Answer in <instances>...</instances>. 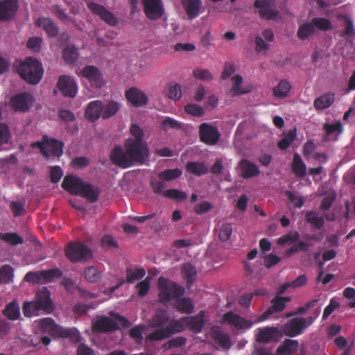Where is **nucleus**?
<instances>
[{
  "mask_svg": "<svg viewBox=\"0 0 355 355\" xmlns=\"http://www.w3.org/2000/svg\"><path fill=\"white\" fill-rule=\"evenodd\" d=\"M182 3L189 19L199 15L202 6L201 0H182Z\"/></svg>",
  "mask_w": 355,
  "mask_h": 355,
  "instance_id": "nucleus-29",
  "label": "nucleus"
},
{
  "mask_svg": "<svg viewBox=\"0 0 355 355\" xmlns=\"http://www.w3.org/2000/svg\"><path fill=\"white\" fill-rule=\"evenodd\" d=\"M223 322H226L234 327L238 330L248 329L252 326V322L250 320L234 313L232 311H228L223 314L222 317Z\"/></svg>",
  "mask_w": 355,
  "mask_h": 355,
  "instance_id": "nucleus-18",
  "label": "nucleus"
},
{
  "mask_svg": "<svg viewBox=\"0 0 355 355\" xmlns=\"http://www.w3.org/2000/svg\"><path fill=\"white\" fill-rule=\"evenodd\" d=\"M158 329L149 334L146 339L150 341H159L171 337V333L166 327H157Z\"/></svg>",
  "mask_w": 355,
  "mask_h": 355,
  "instance_id": "nucleus-41",
  "label": "nucleus"
},
{
  "mask_svg": "<svg viewBox=\"0 0 355 355\" xmlns=\"http://www.w3.org/2000/svg\"><path fill=\"white\" fill-rule=\"evenodd\" d=\"M291 89V85L289 81L282 79L273 87L272 94L276 98L282 99L288 96Z\"/></svg>",
  "mask_w": 355,
  "mask_h": 355,
  "instance_id": "nucleus-33",
  "label": "nucleus"
},
{
  "mask_svg": "<svg viewBox=\"0 0 355 355\" xmlns=\"http://www.w3.org/2000/svg\"><path fill=\"white\" fill-rule=\"evenodd\" d=\"M125 96L128 102L136 107L145 105L148 102V96L144 92L136 87L128 89L125 92Z\"/></svg>",
  "mask_w": 355,
  "mask_h": 355,
  "instance_id": "nucleus-20",
  "label": "nucleus"
},
{
  "mask_svg": "<svg viewBox=\"0 0 355 355\" xmlns=\"http://www.w3.org/2000/svg\"><path fill=\"white\" fill-rule=\"evenodd\" d=\"M182 273L187 280V287L191 286L197 274L196 268L191 263H184L182 267Z\"/></svg>",
  "mask_w": 355,
  "mask_h": 355,
  "instance_id": "nucleus-38",
  "label": "nucleus"
},
{
  "mask_svg": "<svg viewBox=\"0 0 355 355\" xmlns=\"http://www.w3.org/2000/svg\"><path fill=\"white\" fill-rule=\"evenodd\" d=\"M186 171L196 176L205 175L208 172V168L204 162H189L185 166Z\"/></svg>",
  "mask_w": 355,
  "mask_h": 355,
  "instance_id": "nucleus-35",
  "label": "nucleus"
},
{
  "mask_svg": "<svg viewBox=\"0 0 355 355\" xmlns=\"http://www.w3.org/2000/svg\"><path fill=\"white\" fill-rule=\"evenodd\" d=\"M169 322L168 312L164 309H157L154 315L149 321V325L151 327H163Z\"/></svg>",
  "mask_w": 355,
  "mask_h": 355,
  "instance_id": "nucleus-30",
  "label": "nucleus"
},
{
  "mask_svg": "<svg viewBox=\"0 0 355 355\" xmlns=\"http://www.w3.org/2000/svg\"><path fill=\"white\" fill-rule=\"evenodd\" d=\"M312 323L313 319L311 317L294 318L283 325L282 331L286 336L295 337L301 335Z\"/></svg>",
  "mask_w": 355,
  "mask_h": 355,
  "instance_id": "nucleus-9",
  "label": "nucleus"
},
{
  "mask_svg": "<svg viewBox=\"0 0 355 355\" xmlns=\"http://www.w3.org/2000/svg\"><path fill=\"white\" fill-rule=\"evenodd\" d=\"M100 190L91 184H84L78 196L87 198L90 202H96L100 195Z\"/></svg>",
  "mask_w": 355,
  "mask_h": 355,
  "instance_id": "nucleus-34",
  "label": "nucleus"
},
{
  "mask_svg": "<svg viewBox=\"0 0 355 355\" xmlns=\"http://www.w3.org/2000/svg\"><path fill=\"white\" fill-rule=\"evenodd\" d=\"M182 173L180 168L166 169L158 174L159 179L164 181H171L181 176Z\"/></svg>",
  "mask_w": 355,
  "mask_h": 355,
  "instance_id": "nucleus-47",
  "label": "nucleus"
},
{
  "mask_svg": "<svg viewBox=\"0 0 355 355\" xmlns=\"http://www.w3.org/2000/svg\"><path fill=\"white\" fill-rule=\"evenodd\" d=\"M315 29L314 28L311 21L304 23L299 26L297 32V36L300 40H304L313 35L315 33Z\"/></svg>",
  "mask_w": 355,
  "mask_h": 355,
  "instance_id": "nucleus-43",
  "label": "nucleus"
},
{
  "mask_svg": "<svg viewBox=\"0 0 355 355\" xmlns=\"http://www.w3.org/2000/svg\"><path fill=\"white\" fill-rule=\"evenodd\" d=\"M291 169L295 177L303 178L306 175V166L297 153L293 155Z\"/></svg>",
  "mask_w": 355,
  "mask_h": 355,
  "instance_id": "nucleus-31",
  "label": "nucleus"
},
{
  "mask_svg": "<svg viewBox=\"0 0 355 355\" xmlns=\"http://www.w3.org/2000/svg\"><path fill=\"white\" fill-rule=\"evenodd\" d=\"M184 110L187 114L197 117L202 116L205 113L203 108L197 104H188L184 107Z\"/></svg>",
  "mask_w": 355,
  "mask_h": 355,
  "instance_id": "nucleus-61",
  "label": "nucleus"
},
{
  "mask_svg": "<svg viewBox=\"0 0 355 355\" xmlns=\"http://www.w3.org/2000/svg\"><path fill=\"white\" fill-rule=\"evenodd\" d=\"M314 28L323 31H327L332 28V24L330 20L324 17H315L311 20Z\"/></svg>",
  "mask_w": 355,
  "mask_h": 355,
  "instance_id": "nucleus-52",
  "label": "nucleus"
},
{
  "mask_svg": "<svg viewBox=\"0 0 355 355\" xmlns=\"http://www.w3.org/2000/svg\"><path fill=\"white\" fill-rule=\"evenodd\" d=\"M10 208L14 216H20L24 213L25 203L24 202L12 201L10 204Z\"/></svg>",
  "mask_w": 355,
  "mask_h": 355,
  "instance_id": "nucleus-64",
  "label": "nucleus"
},
{
  "mask_svg": "<svg viewBox=\"0 0 355 355\" xmlns=\"http://www.w3.org/2000/svg\"><path fill=\"white\" fill-rule=\"evenodd\" d=\"M200 140L206 145L214 146L218 143L221 135L217 127L207 123L199 125Z\"/></svg>",
  "mask_w": 355,
  "mask_h": 355,
  "instance_id": "nucleus-11",
  "label": "nucleus"
},
{
  "mask_svg": "<svg viewBox=\"0 0 355 355\" xmlns=\"http://www.w3.org/2000/svg\"><path fill=\"white\" fill-rule=\"evenodd\" d=\"M0 239L12 245H17L24 242L23 238L17 233H0Z\"/></svg>",
  "mask_w": 355,
  "mask_h": 355,
  "instance_id": "nucleus-51",
  "label": "nucleus"
},
{
  "mask_svg": "<svg viewBox=\"0 0 355 355\" xmlns=\"http://www.w3.org/2000/svg\"><path fill=\"white\" fill-rule=\"evenodd\" d=\"M166 328L171 333V336L182 332L186 328L185 317H182L179 320H169L168 325Z\"/></svg>",
  "mask_w": 355,
  "mask_h": 355,
  "instance_id": "nucleus-42",
  "label": "nucleus"
},
{
  "mask_svg": "<svg viewBox=\"0 0 355 355\" xmlns=\"http://www.w3.org/2000/svg\"><path fill=\"white\" fill-rule=\"evenodd\" d=\"M11 139V134L8 126L5 123H0V145L6 144Z\"/></svg>",
  "mask_w": 355,
  "mask_h": 355,
  "instance_id": "nucleus-63",
  "label": "nucleus"
},
{
  "mask_svg": "<svg viewBox=\"0 0 355 355\" xmlns=\"http://www.w3.org/2000/svg\"><path fill=\"white\" fill-rule=\"evenodd\" d=\"M35 25L42 28L50 37H55L58 33V27L49 18L40 17L35 21Z\"/></svg>",
  "mask_w": 355,
  "mask_h": 355,
  "instance_id": "nucleus-28",
  "label": "nucleus"
},
{
  "mask_svg": "<svg viewBox=\"0 0 355 355\" xmlns=\"http://www.w3.org/2000/svg\"><path fill=\"white\" fill-rule=\"evenodd\" d=\"M309 245L307 243L300 241L288 249L286 252V254L289 257L300 251L307 252L309 250Z\"/></svg>",
  "mask_w": 355,
  "mask_h": 355,
  "instance_id": "nucleus-59",
  "label": "nucleus"
},
{
  "mask_svg": "<svg viewBox=\"0 0 355 355\" xmlns=\"http://www.w3.org/2000/svg\"><path fill=\"white\" fill-rule=\"evenodd\" d=\"M13 268L8 264L0 268V284H6L10 283L13 278Z\"/></svg>",
  "mask_w": 355,
  "mask_h": 355,
  "instance_id": "nucleus-48",
  "label": "nucleus"
},
{
  "mask_svg": "<svg viewBox=\"0 0 355 355\" xmlns=\"http://www.w3.org/2000/svg\"><path fill=\"white\" fill-rule=\"evenodd\" d=\"M232 87L230 93L234 96H240L250 92V90L243 89L241 85L243 83V78L241 75H236L232 77Z\"/></svg>",
  "mask_w": 355,
  "mask_h": 355,
  "instance_id": "nucleus-39",
  "label": "nucleus"
},
{
  "mask_svg": "<svg viewBox=\"0 0 355 355\" xmlns=\"http://www.w3.org/2000/svg\"><path fill=\"white\" fill-rule=\"evenodd\" d=\"M17 73L28 83L37 84L43 76L44 69L42 64L35 58H26L23 61H19L15 65Z\"/></svg>",
  "mask_w": 355,
  "mask_h": 355,
  "instance_id": "nucleus-4",
  "label": "nucleus"
},
{
  "mask_svg": "<svg viewBox=\"0 0 355 355\" xmlns=\"http://www.w3.org/2000/svg\"><path fill=\"white\" fill-rule=\"evenodd\" d=\"M282 336L279 329L275 327L259 328L257 334V340L259 343H268L277 340Z\"/></svg>",
  "mask_w": 355,
  "mask_h": 355,
  "instance_id": "nucleus-19",
  "label": "nucleus"
},
{
  "mask_svg": "<svg viewBox=\"0 0 355 355\" xmlns=\"http://www.w3.org/2000/svg\"><path fill=\"white\" fill-rule=\"evenodd\" d=\"M299 343L296 340L285 339L277 347L276 352L278 355H292L298 349Z\"/></svg>",
  "mask_w": 355,
  "mask_h": 355,
  "instance_id": "nucleus-32",
  "label": "nucleus"
},
{
  "mask_svg": "<svg viewBox=\"0 0 355 355\" xmlns=\"http://www.w3.org/2000/svg\"><path fill=\"white\" fill-rule=\"evenodd\" d=\"M126 282L130 284L134 283L135 281L143 278L146 275V270L143 268H137L135 269L127 268Z\"/></svg>",
  "mask_w": 355,
  "mask_h": 355,
  "instance_id": "nucleus-44",
  "label": "nucleus"
},
{
  "mask_svg": "<svg viewBox=\"0 0 355 355\" xmlns=\"http://www.w3.org/2000/svg\"><path fill=\"white\" fill-rule=\"evenodd\" d=\"M271 304L272 305L259 317V321L261 322L267 320L271 315L282 311L286 307V304H284V302L282 301V298H279V296L274 297L271 300Z\"/></svg>",
  "mask_w": 355,
  "mask_h": 355,
  "instance_id": "nucleus-27",
  "label": "nucleus"
},
{
  "mask_svg": "<svg viewBox=\"0 0 355 355\" xmlns=\"http://www.w3.org/2000/svg\"><path fill=\"white\" fill-rule=\"evenodd\" d=\"M120 109V104L116 101H110L103 110V119H109L115 115Z\"/></svg>",
  "mask_w": 355,
  "mask_h": 355,
  "instance_id": "nucleus-50",
  "label": "nucleus"
},
{
  "mask_svg": "<svg viewBox=\"0 0 355 355\" xmlns=\"http://www.w3.org/2000/svg\"><path fill=\"white\" fill-rule=\"evenodd\" d=\"M144 11L146 17L151 20L159 19L164 14V6L162 0H143Z\"/></svg>",
  "mask_w": 355,
  "mask_h": 355,
  "instance_id": "nucleus-15",
  "label": "nucleus"
},
{
  "mask_svg": "<svg viewBox=\"0 0 355 355\" xmlns=\"http://www.w3.org/2000/svg\"><path fill=\"white\" fill-rule=\"evenodd\" d=\"M40 330L52 337L69 338L73 343L80 341V335L76 328H63L51 318H44L38 321Z\"/></svg>",
  "mask_w": 355,
  "mask_h": 355,
  "instance_id": "nucleus-2",
  "label": "nucleus"
},
{
  "mask_svg": "<svg viewBox=\"0 0 355 355\" xmlns=\"http://www.w3.org/2000/svg\"><path fill=\"white\" fill-rule=\"evenodd\" d=\"M84 183L83 180L72 175H67L64 178L62 182V187L71 194H79Z\"/></svg>",
  "mask_w": 355,
  "mask_h": 355,
  "instance_id": "nucleus-22",
  "label": "nucleus"
},
{
  "mask_svg": "<svg viewBox=\"0 0 355 355\" xmlns=\"http://www.w3.org/2000/svg\"><path fill=\"white\" fill-rule=\"evenodd\" d=\"M32 103V96L27 93H21L12 96L10 105L15 110H27Z\"/></svg>",
  "mask_w": 355,
  "mask_h": 355,
  "instance_id": "nucleus-25",
  "label": "nucleus"
},
{
  "mask_svg": "<svg viewBox=\"0 0 355 355\" xmlns=\"http://www.w3.org/2000/svg\"><path fill=\"white\" fill-rule=\"evenodd\" d=\"M213 208V205L208 201H202L196 204L193 207L194 212L198 215H202L207 213Z\"/></svg>",
  "mask_w": 355,
  "mask_h": 355,
  "instance_id": "nucleus-60",
  "label": "nucleus"
},
{
  "mask_svg": "<svg viewBox=\"0 0 355 355\" xmlns=\"http://www.w3.org/2000/svg\"><path fill=\"white\" fill-rule=\"evenodd\" d=\"M116 321L107 316H102L100 318L93 321L92 331L97 333H106L117 330L119 323L123 327L128 328L130 327V322L119 314L113 315Z\"/></svg>",
  "mask_w": 355,
  "mask_h": 355,
  "instance_id": "nucleus-5",
  "label": "nucleus"
},
{
  "mask_svg": "<svg viewBox=\"0 0 355 355\" xmlns=\"http://www.w3.org/2000/svg\"><path fill=\"white\" fill-rule=\"evenodd\" d=\"M3 314L8 319L15 320L19 317V306L15 301L9 303L3 311Z\"/></svg>",
  "mask_w": 355,
  "mask_h": 355,
  "instance_id": "nucleus-45",
  "label": "nucleus"
},
{
  "mask_svg": "<svg viewBox=\"0 0 355 355\" xmlns=\"http://www.w3.org/2000/svg\"><path fill=\"white\" fill-rule=\"evenodd\" d=\"M241 175L245 179L256 177L260 174V170L257 164L247 159H243L239 164Z\"/></svg>",
  "mask_w": 355,
  "mask_h": 355,
  "instance_id": "nucleus-24",
  "label": "nucleus"
},
{
  "mask_svg": "<svg viewBox=\"0 0 355 355\" xmlns=\"http://www.w3.org/2000/svg\"><path fill=\"white\" fill-rule=\"evenodd\" d=\"M103 108L104 104L101 101L96 100L90 102L85 110L86 118L92 122L97 121L101 116L103 117Z\"/></svg>",
  "mask_w": 355,
  "mask_h": 355,
  "instance_id": "nucleus-23",
  "label": "nucleus"
},
{
  "mask_svg": "<svg viewBox=\"0 0 355 355\" xmlns=\"http://www.w3.org/2000/svg\"><path fill=\"white\" fill-rule=\"evenodd\" d=\"M150 277H146L144 280L139 282L136 285L138 289V295L141 297L146 296L150 290Z\"/></svg>",
  "mask_w": 355,
  "mask_h": 355,
  "instance_id": "nucleus-62",
  "label": "nucleus"
},
{
  "mask_svg": "<svg viewBox=\"0 0 355 355\" xmlns=\"http://www.w3.org/2000/svg\"><path fill=\"white\" fill-rule=\"evenodd\" d=\"M300 239V234L297 232H291L279 238L277 243L279 245H284L287 243H293Z\"/></svg>",
  "mask_w": 355,
  "mask_h": 355,
  "instance_id": "nucleus-56",
  "label": "nucleus"
},
{
  "mask_svg": "<svg viewBox=\"0 0 355 355\" xmlns=\"http://www.w3.org/2000/svg\"><path fill=\"white\" fill-rule=\"evenodd\" d=\"M211 338L224 349H229L232 343L230 336L222 330L217 329L212 331Z\"/></svg>",
  "mask_w": 355,
  "mask_h": 355,
  "instance_id": "nucleus-36",
  "label": "nucleus"
},
{
  "mask_svg": "<svg viewBox=\"0 0 355 355\" xmlns=\"http://www.w3.org/2000/svg\"><path fill=\"white\" fill-rule=\"evenodd\" d=\"M157 287L159 290V299L161 302H168L171 299H176L175 307L179 311L187 314L193 311L194 305L191 300L187 297H180L184 293V288L182 286L160 277L158 279Z\"/></svg>",
  "mask_w": 355,
  "mask_h": 355,
  "instance_id": "nucleus-1",
  "label": "nucleus"
},
{
  "mask_svg": "<svg viewBox=\"0 0 355 355\" xmlns=\"http://www.w3.org/2000/svg\"><path fill=\"white\" fill-rule=\"evenodd\" d=\"M163 195L170 199L184 201L187 198V193L176 189H170L163 193Z\"/></svg>",
  "mask_w": 355,
  "mask_h": 355,
  "instance_id": "nucleus-55",
  "label": "nucleus"
},
{
  "mask_svg": "<svg viewBox=\"0 0 355 355\" xmlns=\"http://www.w3.org/2000/svg\"><path fill=\"white\" fill-rule=\"evenodd\" d=\"M87 8L94 15H98L102 20L111 26H115L117 23L114 15L105 9L104 6L93 1L87 3Z\"/></svg>",
  "mask_w": 355,
  "mask_h": 355,
  "instance_id": "nucleus-17",
  "label": "nucleus"
},
{
  "mask_svg": "<svg viewBox=\"0 0 355 355\" xmlns=\"http://www.w3.org/2000/svg\"><path fill=\"white\" fill-rule=\"evenodd\" d=\"M162 127L166 131L169 129L178 130L182 128V123L174 119L167 116L162 121Z\"/></svg>",
  "mask_w": 355,
  "mask_h": 355,
  "instance_id": "nucleus-58",
  "label": "nucleus"
},
{
  "mask_svg": "<svg viewBox=\"0 0 355 355\" xmlns=\"http://www.w3.org/2000/svg\"><path fill=\"white\" fill-rule=\"evenodd\" d=\"M205 312L200 311L198 315L192 317H185L186 327L190 330L200 333L205 326Z\"/></svg>",
  "mask_w": 355,
  "mask_h": 355,
  "instance_id": "nucleus-26",
  "label": "nucleus"
},
{
  "mask_svg": "<svg viewBox=\"0 0 355 355\" xmlns=\"http://www.w3.org/2000/svg\"><path fill=\"white\" fill-rule=\"evenodd\" d=\"M57 87L64 96L73 98L76 95V83L69 76L62 75L60 76L57 83Z\"/></svg>",
  "mask_w": 355,
  "mask_h": 355,
  "instance_id": "nucleus-16",
  "label": "nucleus"
},
{
  "mask_svg": "<svg viewBox=\"0 0 355 355\" xmlns=\"http://www.w3.org/2000/svg\"><path fill=\"white\" fill-rule=\"evenodd\" d=\"M53 309L51 293L45 287L37 292L34 301L24 302L22 308L23 313L26 317L37 315L40 311L50 313Z\"/></svg>",
  "mask_w": 355,
  "mask_h": 355,
  "instance_id": "nucleus-3",
  "label": "nucleus"
},
{
  "mask_svg": "<svg viewBox=\"0 0 355 355\" xmlns=\"http://www.w3.org/2000/svg\"><path fill=\"white\" fill-rule=\"evenodd\" d=\"M65 256L71 262L85 261L92 257V251L86 245L80 243H70L65 249Z\"/></svg>",
  "mask_w": 355,
  "mask_h": 355,
  "instance_id": "nucleus-8",
  "label": "nucleus"
},
{
  "mask_svg": "<svg viewBox=\"0 0 355 355\" xmlns=\"http://www.w3.org/2000/svg\"><path fill=\"white\" fill-rule=\"evenodd\" d=\"M62 275V272L60 269L53 268L46 270H40L35 272H28L26 274L24 280L37 284H47L51 282L55 277H60Z\"/></svg>",
  "mask_w": 355,
  "mask_h": 355,
  "instance_id": "nucleus-10",
  "label": "nucleus"
},
{
  "mask_svg": "<svg viewBox=\"0 0 355 355\" xmlns=\"http://www.w3.org/2000/svg\"><path fill=\"white\" fill-rule=\"evenodd\" d=\"M305 220L307 223L311 224L315 229H321L324 224V220L323 217L319 216L318 214L315 211H309L305 215Z\"/></svg>",
  "mask_w": 355,
  "mask_h": 355,
  "instance_id": "nucleus-40",
  "label": "nucleus"
},
{
  "mask_svg": "<svg viewBox=\"0 0 355 355\" xmlns=\"http://www.w3.org/2000/svg\"><path fill=\"white\" fill-rule=\"evenodd\" d=\"M232 234V225L230 223L222 222L218 227V238L222 241H228Z\"/></svg>",
  "mask_w": 355,
  "mask_h": 355,
  "instance_id": "nucleus-49",
  "label": "nucleus"
},
{
  "mask_svg": "<svg viewBox=\"0 0 355 355\" xmlns=\"http://www.w3.org/2000/svg\"><path fill=\"white\" fill-rule=\"evenodd\" d=\"M64 61L68 64H73L78 58V51L73 46H67L62 54Z\"/></svg>",
  "mask_w": 355,
  "mask_h": 355,
  "instance_id": "nucleus-54",
  "label": "nucleus"
},
{
  "mask_svg": "<svg viewBox=\"0 0 355 355\" xmlns=\"http://www.w3.org/2000/svg\"><path fill=\"white\" fill-rule=\"evenodd\" d=\"M124 146L135 164H144L149 156V148L145 141H139L129 138L125 141Z\"/></svg>",
  "mask_w": 355,
  "mask_h": 355,
  "instance_id": "nucleus-6",
  "label": "nucleus"
},
{
  "mask_svg": "<svg viewBox=\"0 0 355 355\" xmlns=\"http://www.w3.org/2000/svg\"><path fill=\"white\" fill-rule=\"evenodd\" d=\"M83 77L87 78L91 86L95 88H101L103 85L102 75L98 68L94 66H87L81 71Z\"/></svg>",
  "mask_w": 355,
  "mask_h": 355,
  "instance_id": "nucleus-21",
  "label": "nucleus"
},
{
  "mask_svg": "<svg viewBox=\"0 0 355 355\" xmlns=\"http://www.w3.org/2000/svg\"><path fill=\"white\" fill-rule=\"evenodd\" d=\"M41 153L46 159L51 156L60 157L63 153L64 143L54 138L44 136L41 142H37Z\"/></svg>",
  "mask_w": 355,
  "mask_h": 355,
  "instance_id": "nucleus-7",
  "label": "nucleus"
},
{
  "mask_svg": "<svg viewBox=\"0 0 355 355\" xmlns=\"http://www.w3.org/2000/svg\"><path fill=\"white\" fill-rule=\"evenodd\" d=\"M85 279L90 283H96L101 278V272L95 266H89L84 270Z\"/></svg>",
  "mask_w": 355,
  "mask_h": 355,
  "instance_id": "nucleus-46",
  "label": "nucleus"
},
{
  "mask_svg": "<svg viewBox=\"0 0 355 355\" xmlns=\"http://www.w3.org/2000/svg\"><path fill=\"white\" fill-rule=\"evenodd\" d=\"M324 130L327 135H330L334 133L339 135L343 132V128L340 121H336L334 123H324Z\"/></svg>",
  "mask_w": 355,
  "mask_h": 355,
  "instance_id": "nucleus-57",
  "label": "nucleus"
},
{
  "mask_svg": "<svg viewBox=\"0 0 355 355\" xmlns=\"http://www.w3.org/2000/svg\"><path fill=\"white\" fill-rule=\"evenodd\" d=\"M110 160L116 166L123 168L135 165L126 149L123 150L120 146H114L110 153Z\"/></svg>",
  "mask_w": 355,
  "mask_h": 355,
  "instance_id": "nucleus-13",
  "label": "nucleus"
},
{
  "mask_svg": "<svg viewBox=\"0 0 355 355\" xmlns=\"http://www.w3.org/2000/svg\"><path fill=\"white\" fill-rule=\"evenodd\" d=\"M253 6L258 9V14L263 19L275 20L279 16L274 0H255Z\"/></svg>",
  "mask_w": 355,
  "mask_h": 355,
  "instance_id": "nucleus-12",
  "label": "nucleus"
},
{
  "mask_svg": "<svg viewBox=\"0 0 355 355\" xmlns=\"http://www.w3.org/2000/svg\"><path fill=\"white\" fill-rule=\"evenodd\" d=\"M296 137V130L293 129L290 130L287 134L286 135L285 137L282 139L278 142V147L281 150H286L290 145L293 142V141L295 139Z\"/></svg>",
  "mask_w": 355,
  "mask_h": 355,
  "instance_id": "nucleus-53",
  "label": "nucleus"
},
{
  "mask_svg": "<svg viewBox=\"0 0 355 355\" xmlns=\"http://www.w3.org/2000/svg\"><path fill=\"white\" fill-rule=\"evenodd\" d=\"M19 9L18 0H0V21L14 19Z\"/></svg>",
  "mask_w": 355,
  "mask_h": 355,
  "instance_id": "nucleus-14",
  "label": "nucleus"
},
{
  "mask_svg": "<svg viewBox=\"0 0 355 355\" xmlns=\"http://www.w3.org/2000/svg\"><path fill=\"white\" fill-rule=\"evenodd\" d=\"M335 96L333 93H326L317 98L313 103L316 110H324L329 107L334 102Z\"/></svg>",
  "mask_w": 355,
  "mask_h": 355,
  "instance_id": "nucleus-37",
  "label": "nucleus"
}]
</instances>
